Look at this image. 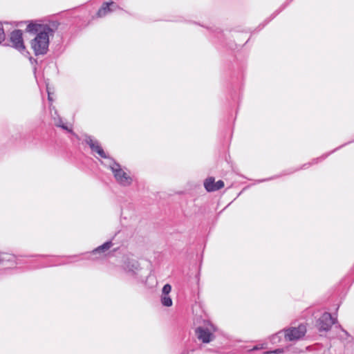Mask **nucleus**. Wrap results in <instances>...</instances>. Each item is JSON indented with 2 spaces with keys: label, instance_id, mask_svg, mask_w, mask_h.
Listing matches in <instances>:
<instances>
[{
  "label": "nucleus",
  "instance_id": "f257e3e1",
  "mask_svg": "<svg viewBox=\"0 0 354 354\" xmlns=\"http://www.w3.org/2000/svg\"><path fill=\"white\" fill-rule=\"evenodd\" d=\"M26 24L24 37L30 44H61L69 42L68 34L63 32V26L57 20L40 23L39 20H26L15 21V26Z\"/></svg>",
  "mask_w": 354,
  "mask_h": 354
},
{
  "label": "nucleus",
  "instance_id": "f03ea898",
  "mask_svg": "<svg viewBox=\"0 0 354 354\" xmlns=\"http://www.w3.org/2000/svg\"><path fill=\"white\" fill-rule=\"evenodd\" d=\"M84 137V142L89 146L93 153H96L101 158L110 161L109 167L112 171L116 181L122 186H129L132 183L131 177L121 168L118 162L105 153L99 141L94 140L92 136L88 135H85Z\"/></svg>",
  "mask_w": 354,
  "mask_h": 354
},
{
  "label": "nucleus",
  "instance_id": "7ed1b4c3",
  "mask_svg": "<svg viewBox=\"0 0 354 354\" xmlns=\"http://www.w3.org/2000/svg\"><path fill=\"white\" fill-rule=\"evenodd\" d=\"M124 269L138 283L147 285V280L151 278L149 274L144 273L145 270L140 267L139 262L135 259H127L124 263Z\"/></svg>",
  "mask_w": 354,
  "mask_h": 354
},
{
  "label": "nucleus",
  "instance_id": "20e7f679",
  "mask_svg": "<svg viewBox=\"0 0 354 354\" xmlns=\"http://www.w3.org/2000/svg\"><path fill=\"white\" fill-rule=\"evenodd\" d=\"M284 337L286 340L295 341L301 339L306 333V326L301 324L298 327H290L284 329Z\"/></svg>",
  "mask_w": 354,
  "mask_h": 354
},
{
  "label": "nucleus",
  "instance_id": "39448f33",
  "mask_svg": "<svg viewBox=\"0 0 354 354\" xmlns=\"http://www.w3.org/2000/svg\"><path fill=\"white\" fill-rule=\"evenodd\" d=\"M342 147H344V145H341L339 146V147L335 149L334 150L331 151L330 152L328 153H326V154H324L322 155L321 157L319 158H315L312 160L311 162H308V163H306V164H304L300 168H298V169H290L288 172H284L283 174H281V175H279V176H274V177H271L270 178H268V179H263V180H259V182H264L266 180H272V179H274V178H279L281 176H283V175H288V174H292L294 173L295 171H298L299 169H306L308 167L312 165H314V164H317L318 163L319 161H322L323 160H324L325 158H326L330 154L333 153V152H335V151L338 150L339 149L342 148Z\"/></svg>",
  "mask_w": 354,
  "mask_h": 354
},
{
  "label": "nucleus",
  "instance_id": "423d86ee",
  "mask_svg": "<svg viewBox=\"0 0 354 354\" xmlns=\"http://www.w3.org/2000/svg\"><path fill=\"white\" fill-rule=\"evenodd\" d=\"M336 319L330 313H324L317 320V327L319 331H328L335 324Z\"/></svg>",
  "mask_w": 354,
  "mask_h": 354
},
{
  "label": "nucleus",
  "instance_id": "0eeeda50",
  "mask_svg": "<svg viewBox=\"0 0 354 354\" xmlns=\"http://www.w3.org/2000/svg\"><path fill=\"white\" fill-rule=\"evenodd\" d=\"M195 334L197 338L205 344L210 342L214 338V335L209 330L202 326L196 328Z\"/></svg>",
  "mask_w": 354,
  "mask_h": 354
},
{
  "label": "nucleus",
  "instance_id": "6e6552de",
  "mask_svg": "<svg viewBox=\"0 0 354 354\" xmlns=\"http://www.w3.org/2000/svg\"><path fill=\"white\" fill-rule=\"evenodd\" d=\"M119 9L118 4L113 1L104 2L96 13V17H104L106 14Z\"/></svg>",
  "mask_w": 354,
  "mask_h": 354
},
{
  "label": "nucleus",
  "instance_id": "1a4fd4ad",
  "mask_svg": "<svg viewBox=\"0 0 354 354\" xmlns=\"http://www.w3.org/2000/svg\"><path fill=\"white\" fill-rule=\"evenodd\" d=\"M10 41L12 44H24V31L20 29L12 30L9 35Z\"/></svg>",
  "mask_w": 354,
  "mask_h": 354
},
{
  "label": "nucleus",
  "instance_id": "9d476101",
  "mask_svg": "<svg viewBox=\"0 0 354 354\" xmlns=\"http://www.w3.org/2000/svg\"><path fill=\"white\" fill-rule=\"evenodd\" d=\"M293 0H286L280 8L275 10L268 19L259 25L260 29L264 28L270 21L274 19L283 10H284Z\"/></svg>",
  "mask_w": 354,
  "mask_h": 354
},
{
  "label": "nucleus",
  "instance_id": "9b49d317",
  "mask_svg": "<svg viewBox=\"0 0 354 354\" xmlns=\"http://www.w3.org/2000/svg\"><path fill=\"white\" fill-rule=\"evenodd\" d=\"M15 48L17 51L24 55L25 57H28L30 63L33 64L34 63H37V60L35 59L32 57L30 56V52L26 49V46H11Z\"/></svg>",
  "mask_w": 354,
  "mask_h": 354
},
{
  "label": "nucleus",
  "instance_id": "f8f14e48",
  "mask_svg": "<svg viewBox=\"0 0 354 354\" xmlns=\"http://www.w3.org/2000/svg\"><path fill=\"white\" fill-rule=\"evenodd\" d=\"M113 245V243L111 241H108L103 243L102 245L98 246L95 249L92 251V254H96L100 253L105 252L106 250H109Z\"/></svg>",
  "mask_w": 354,
  "mask_h": 354
},
{
  "label": "nucleus",
  "instance_id": "ddd939ff",
  "mask_svg": "<svg viewBox=\"0 0 354 354\" xmlns=\"http://www.w3.org/2000/svg\"><path fill=\"white\" fill-rule=\"evenodd\" d=\"M215 178L212 176L207 178L204 181V187L208 192H215Z\"/></svg>",
  "mask_w": 354,
  "mask_h": 354
},
{
  "label": "nucleus",
  "instance_id": "4468645a",
  "mask_svg": "<svg viewBox=\"0 0 354 354\" xmlns=\"http://www.w3.org/2000/svg\"><path fill=\"white\" fill-rule=\"evenodd\" d=\"M49 46H31L36 56L43 55L47 53Z\"/></svg>",
  "mask_w": 354,
  "mask_h": 354
},
{
  "label": "nucleus",
  "instance_id": "2eb2a0df",
  "mask_svg": "<svg viewBox=\"0 0 354 354\" xmlns=\"http://www.w3.org/2000/svg\"><path fill=\"white\" fill-rule=\"evenodd\" d=\"M160 301L162 305L165 307H170L173 304L172 299L169 295H162Z\"/></svg>",
  "mask_w": 354,
  "mask_h": 354
},
{
  "label": "nucleus",
  "instance_id": "dca6fc26",
  "mask_svg": "<svg viewBox=\"0 0 354 354\" xmlns=\"http://www.w3.org/2000/svg\"><path fill=\"white\" fill-rule=\"evenodd\" d=\"M284 335V332L283 330V331H280L273 335L271 336L270 337V342L272 343V344H276L277 342H279L280 341V339L282 335Z\"/></svg>",
  "mask_w": 354,
  "mask_h": 354
},
{
  "label": "nucleus",
  "instance_id": "f3484780",
  "mask_svg": "<svg viewBox=\"0 0 354 354\" xmlns=\"http://www.w3.org/2000/svg\"><path fill=\"white\" fill-rule=\"evenodd\" d=\"M55 125L57 127H61L62 129L71 132L73 135H75V133L71 129H68L67 126L62 122L61 118H59L58 122H55Z\"/></svg>",
  "mask_w": 354,
  "mask_h": 354
},
{
  "label": "nucleus",
  "instance_id": "a211bd4d",
  "mask_svg": "<svg viewBox=\"0 0 354 354\" xmlns=\"http://www.w3.org/2000/svg\"><path fill=\"white\" fill-rule=\"evenodd\" d=\"M210 32L218 35V34L221 33V30L219 28L214 27V26H204Z\"/></svg>",
  "mask_w": 354,
  "mask_h": 354
},
{
  "label": "nucleus",
  "instance_id": "6ab92c4d",
  "mask_svg": "<svg viewBox=\"0 0 354 354\" xmlns=\"http://www.w3.org/2000/svg\"><path fill=\"white\" fill-rule=\"evenodd\" d=\"M3 23L2 21H0V44H2V43L6 39V33L3 29Z\"/></svg>",
  "mask_w": 354,
  "mask_h": 354
},
{
  "label": "nucleus",
  "instance_id": "aec40b11",
  "mask_svg": "<svg viewBox=\"0 0 354 354\" xmlns=\"http://www.w3.org/2000/svg\"><path fill=\"white\" fill-rule=\"evenodd\" d=\"M171 290V285L169 283H167V284L164 285V286L162 287V295H169Z\"/></svg>",
  "mask_w": 354,
  "mask_h": 354
},
{
  "label": "nucleus",
  "instance_id": "412c9836",
  "mask_svg": "<svg viewBox=\"0 0 354 354\" xmlns=\"http://www.w3.org/2000/svg\"><path fill=\"white\" fill-rule=\"evenodd\" d=\"M284 350L283 348H277L273 351H264L263 354H280L283 353Z\"/></svg>",
  "mask_w": 354,
  "mask_h": 354
},
{
  "label": "nucleus",
  "instance_id": "4be33fe9",
  "mask_svg": "<svg viewBox=\"0 0 354 354\" xmlns=\"http://www.w3.org/2000/svg\"><path fill=\"white\" fill-rule=\"evenodd\" d=\"M223 187H224V182L222 180H219L217 182H216L215 187H214L215 191L219 190L221 188H223Z\"/></svg>",
  "mask_w": 354,
  "mask_h": 354
},
{
  "label": "nucleus",
  "instance_id": "5701e85b",
  "mask_svg": "<svg viewBox=\"0 0 354 354\" xmlns=\"http://www.w3.org/2000/svg\"><path fill=\"white\" fill-rule=\"evenodd\" d=\"M46 90H47V93H48V100L49 102H52L53 100V98L51 97V93L49 91V88H48V86H46Z\"/></svg>",
  "mask_w": 354,
  "mask_h": 354
},
{
  "label": "nucleus",
  "instance_id": "b1692460",
  "mask_svg": "<svg viewBox=\"0 0 354 354\" xmlns=\"http://www.w3.org/2000/svg\"><path fill=\"white\" fill-rule=\"evenodd\" d=\"M194 351V349H192V350L185 349L182 351V353L180 354H190L191 353H192Z\"/></svg>",
  "mask_w": 354,
  "mask_h": 354
},
{
  "label": "nucleus",
  "instance_id": "393cba45",
  "mask_svg": "<svg viewBox=\"0 0 354 354\" xmlns=\"http://www.w3.org/2000/svg\"><path fill=\"white\" fill-rule=\"evenodd\" d=\"M336 327H337V326H336ZM338 327L342 330V331L343 333H344V334H345L346 336H349L348 333L346 330H345L344 328H342V326H341L340 325H338Z\"/></svg>",
  "mask_w": 354,
  "mask_h": 354
},
{
  "label": "nucleus",
  "instance_id": "a878e982",
  "mask_svg": "<svg viewBox=\"0 0 354 354\" xmlns=\"http://www.w3.org/2000/svg\"><path fill=\"white\" fill-rule=\"evenodd\" d=\"M259 347L258 346H254L251 351H256V350H259Z\"/></svg>",
  "mask_w": 354,
  "mask_h": 354
},
{
  "label": "nucleus",
  "instance_id": "bb28decb",
  "mask_svg": "<svg viewBox=\"0 0 354 354\" xmlns=\"http://www.w3.org/2000/svg\"><path fill=\"white\" fill-rule=\"evenodd\" d=\"M37 255H30V256H28L29 257H37ZM40 257H45L44 255H39Z\"/></svg>",
  "mask_w": 354,
  "mask_h": 354
},
{
  "label": "nucleus",
  "instance_id": "cd10ccee",
  "mask_svg": "<svg viewBox=\"0 0 354 354\" xmlns=\"http://www.w3.org/2000/svg\"><path fill=\"white\" fill-rule=\"evenodd\" d=\"M250 39H248L245 43H244V45H246L248 44V43L249 42Z\"/></svg>",
  "mask_w": 354,
  "mask_h": 354
},
{
  "label": "nucleus",
  "instance_id": "c85d7f7f",
  "mask_svg": "<svg viewBox=\"0 0 354 354\" xmlns=\"http://www.w3.org/2000/svg\"><path fill=\"white\" fill-rule=\"evenodd\" d=\"M351 142H348V144H350ZM346 145H347V143H345L343 145L345 146Z\"/></svg>",
  "mask_w": 354,
  "mask_h": 354
}]
</instances>
